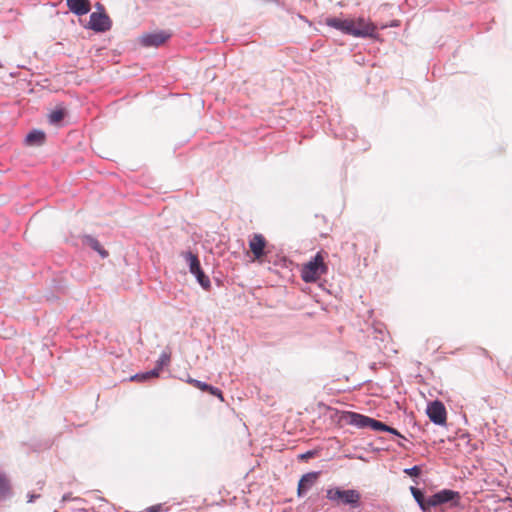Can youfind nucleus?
I'll return each instance as SVG.
<instances>
[{
    "label": "nucleus",
    "instance_id": "f257e3e1",
    "mask_svg": "<svg viewBox=\"0 0 512 512\" xmlns=\"http://www.w3.org/2000/svg\"><path fill=\"white\" fill-rule=\"evenodd\" d=\"M326 253L319 251L310 261L301 267V278L306 283H313L327 273L328 266L325 263Z\"/></svg>",
    "mask_w": 512,
    "mask_h": 512
},
{
    "label": "nucleus",
    "instance_id": "f03ea898",
    "mask_svg": "<svg viewBox=\"0 0 512 512\" xmlns=\"http://www.w3.org/2000/svg\"><path fill=\"white\" fill-rule=\"evenodd\" d=\"M342 419L349 425L358 428H371L374 431H385L388 426L383 422L355 412H345Z\"/></svg>",
    "mask_w": 512,
    "mask_h": 512
},
{
    "label": "nucleus",
    "instance_id": "7ed1b4c3",
    "mask_svg": "<svg viewBox=\"0 0 512 512\" xmlns=\"http://www.w3.org/2000/svg\"><path fill=\"white\" fill-rule=\"evenodd\" d=\"M466 425L467 418L462 410L450 412V433L452 432V427L455 426V430L453 431L455 436L453 439L450 436V445L456 440H462L464 443H468V434L462 429V427Z\"/></svg>",
    "mask_w": 512,
    "mask_h": 512
},
{
    "label": "nucleus",
    "instance_id": "20e7f679",
    "mask_svg": "<svg viewBox=\"0 0 512 512\" xmlns=\"http://www.w3.org/2000/svg\"><path fill=\"white\" fill-rule=\"evenodd\" d=\"M351 30L350 35L354 37H374L376 33V26L362 18H350Z\"/></svg>",
    "mask_w": 512,
    "mask_h": 512
},
{
    "label": "nucleus",
    "instance_id": "39448f33",
    "mask_svg": "<svg viewBox=\"0 0 512 512\" xmlns=\"http://www.w3.org/2000/svg\"><path fill=\"white\" fill-rule=\"evenodd\" d=\"M326 497L331 501L342 502L356 506L360 500V494L356 490H341L339 488H332L327 490Z\"/></svg>",
    "mask_w": 512,
    "mask_h": 512
},
{
    "label": "nucleus",
    "instance_id": "423d86ee",
    "mask_svg": "<svg viewBox=\"0 0 512 512\" xmlns=\"http://www.w3.org/2000/svg\"><path fill=\"white\" fill-rule=\"evenodd\" d=\"M267 241L262 234H253L249 239V249L253 254V260L262 262L263 257L267 254L265 248Z\"/></svg>",
    "mask_w": 512,
    "mask_h": 512
},
{
    "label": "nucleus",
    "instance_id": "0eeeda50",
    "mask_svg": "<svg viewBox=\"0 0 512 512\" xmlns=\"http://www.w3.org/2000/svg\"><path fill=\"white\" fill-rule=\"evenodd\" d=\"M87 27L96 32H105L111 28V20L104 11L93 12Z\"/></svg>",
    "mask_w": 512,
    "mask_h": 512
},
{
    "label": "nucleus",
    "instance_id": "6e6552de",
    "mask_svg": "<svg viewBox=\"0 0 512 512\" xmlns=\"http://www.w3.org/2000/svg\"><path fill=\"white\" fill-rule=\"evenodd\" d=\"M427 415L435 424H444L446 420V409L443 403L433 401L427 406Z\"/></svg>",
    "mask_w": 512,
    "mask_h": 512
},
{
    "label": "nucleus",
    "instance_id": "1a4fd4ad",
    "mask_svg": "<svg viewBox=\"0 0 512 512\" xmlns=\"http://www.w3.org/2000/svg\"><path fill=\"white\" fill-rule=\"evenodd\" d=\"M170 38V34L160 31L144 34L140 38V42L145 47H158L164 44Z\"/></svg>",
    "mask_w": 512,
    "mask_h": 512
},
{
    "label": "nucleus",
    "instance_id": "9d476101",
    "mask_svg": "<svg viewBox=\"0 0 512 512\" xmlns=\"http://www.w3.org/2000/svg\"><path fill=\"white\" fill-rule=\"evenodd\" d=\"M319 473L318 472H311L304 474L299 482H298V488H297V495L299 497L303 496L307 490H309L316 482L318 478Z\"/></svg>",
    "mask_w": 512,
    "mask_h": 512
},
{
    "label": "nucleus",
    "instance_id": "9b49d317",
    "mask_svg": "<svg viewBox=\"0 0 512 512\" xmlns=\"http://www.w3.org/2000/svg\"><path fill=\"white\" fill-rule=\"evenodd\" d=\"M66 4L69 10L78 16L85 15L91 10L89 0H66Z\"/></svg>",
    "mask_w": 512,
    "mask_h": 512
},
{
    "label": "nucleus",
    "instance_id": "f8f14e48",
    "mask_svg": "<svg viewBox=\"0 0 512 512\" xmlns=\"http://www.w3.org/2000/svg\"><path fill=\"white\" fill-rule=\"evenodd\" d=\"M469 498L464 497L458 491L450 489V512H458L468 506Z\"/></svg>",
    "mask_w": 512,
    "mask_h": 512
},
{
    "label": "nucleus",
    "instance_id": "ddd939ff",
    "mask_svg": "<svg viewBox=\"0 0 512 512\" xmlns=\"http://www.w3.org/2000/svg\"><path fill=\"white\" fill-rule=\"evenodd\" d=\"M325 23L332 28H335L345 34L350 35V18L342 19L337 17H329L325 20Z\"/></svg>",
    "mask_w": 512,
    "mask_h": 512
},
{
    "label": "nucleus",
    "instance_id": "4468645a",
    "mask_svg": "<svg viewBox=\"0 0 512 512\" xmlns=\"http://www.w3.org/2000/svg\"><path fill=\"white\" fill-rule=\"evenodd\" d=\"M448 501V490L444 489L426 499L425 511Z\"/></svg>",
    "mask_w": 512,
    "mask_h": 512
},
{
    "label": "nucleus",
    "instance_id": "2eb2a0df",
    "mask_svg": "<svg viewBox=\"0 0 512 512\" xmlns=\"http://www.w3.org/2000/svg\"><path fill=\"white\" fill-rule=\"evenodd\" d=\"M45 142V133L42 131H32L26 136V143L30 146H40Z\"/></svg>",
    "mask_w": 512,
    "mask_h": 512
},
{
    "label": "nucleus",
    "instance_id": "dca6fc26",
    "mask_svg": "<svg viewBox=\"0 0 512 512\" xmlns=\"http://www.w3.org/2000/svg\"><path fill=\"white\" fill-rule=\"evenodd\" d=\"M11 493V484L8 477L0 472V500L6 498Z\"/></svg>",
    "mask_w": 512,
    "mask_h": 512
},
{
    "label": "nucleus",
    "instance_id": "f3484780",
    "mask_svg": "<svg viewBox=\"0 0 512 512\" xmlns=\"http://www.w3.org/2000/svg\"><path fill=\"white\" fill-rule=\"evenodd\" d=\"M185 259L189 264L190 272L193 274L195 272H200V262L197 257V255L193 254L192 252L185 253Z\"/></svg>",
    "mask_w": 512,
    "mask_h": 512
},
{
    "label": "nucleus",
    "instance_id": "a211bd4d",
    "mask_svg": "<svg viewBox=\"0 0 512 512\" xmlns=\"http://www.w3.org/2000/svg\"><path fill=\"white\" fill-rule=\"evenodd\" d=\"M159 373H160V367H156L155 369H153L151 371L134 375L131 378V380L146 381V380H149L151 378L158 377Z\"/></svg>",
    "mask_w": 512,
    "mask_h": 512
},
{
    "label": "nucleus",
    "instance_id": "6ab92c4d",
    "mask_svg": "<svg viewBox=\"0 0 512 512\" xmlns=\"http://www.w3.org/2000/svg\"><path fill=\"white\" fill-rule=\"evenodd\" d=\"M410 491H411L414 499L416 500V502L421 507V509L425 511L426 499L424 498L423 493L419 489H417L415 487H411Z\"/></svg>",
    "mask_w": 512,
    "mask_h": 512
},
{
    "label": "nucleus",
    "instance_id": "aec40b11",
    "mask_svg": "<svg viewBox=\"0 0 512 512\" xmlns=\"http://www.w3.org/2000/svg\"><path fill=\"white\" fill-rule=\"evenodd\" d=\"M65 112L63 109H56L49 114V121L53 124H57L63 120Z\"/></svg>",
    "mask_w": 512,
    "mask_h": 512
},
{
    "label": "nucleus",
    "instance_id": "412c9836",
    "mask_svg": "<svg viewBox=\"0 0 512 512\" xmlns=\"http://www.w3.org/2000/svg\"><path fill=\"white\" fill-rule=\"evenodd\" d=\"M199 284L204 288V289H208L210 287V280L209 278L204 274V272L202 271V269H200V272H195L193 273Z\"/></svg>",
    "mask_w": 512,
    "mask_h": 512
},
{
    "label": "nucleus",
    "instance_id": "4be33fe9",
    "mask_svg": "<svg viewBox=\"0 0 512 512\" xmlns=\"http://www.w3.org/2000/svg\"><path fill=\"white\" fill-rule=\"evenodd\" d=\"M187 383L191 384L192 386H194L195 388L201 390V391H204L206 392L208 387L210 386L209 384L207 383H204L202 381H199V380H196V379H193L191 377H189L187 379Z\"/></svg>",
    "mask_w": 512,
    "mask_h": 512
},
{
    "label": "nucleus",
    "instance_id": "5701e85b",
    "mask_svg": "<svg viewBox=\"0 0 512 512\" xmlns=\"http://www.w3.org/2000/svg\"><path fill=\"white\" fill-rule=\"evenodd\" d=\"M90 245L91 247L96 250L102 257H107L108 256V253L107 251H105L101 244L95 240V239H90Z\"/></svg>",
    "mask_w": 512,
    "mask_h": 512
},
{
    "label": "nucleus",
    "instance_id": "b1692460",
    "mask_svg": "<svg viewBox=\"0 0 512 512\" xmlns=\"http://www.w3.org/2000/svg\"><path fill=\"white\" fill-rule=\"evenodd\" d=\"M206 392H208L209 394L219 398L222 402L224 401V396H223V393H222V391L220 389L210 385Z\"/></svg>",
    "mask_w": 512,
    "mask_h": 512
},
{
    "label": "nucleus",
    "instance_id": "393cba45",
    "mask_svg": "<svg viewBox=\"0 0 512 512\" xmlns=\"http://www.w3.org/2000/svg\"><path fill=\"white\" fill-rule=\"evenodd\" d=\"M404 472L409 476L418 477L421 473V468L419 466H413L412 468L405 469Z\"/></svg>",
    "mask_w": 512,
    "mask_h": 512
},
{
    "label": "nucleus",
    "instance_id": "a878e982",
    "mask_svg": "<svg viewBox=\"0 0 512 512\" xmlns=\"http://www.w3.org/2000/svg\"><path fill=\"white\" fill-rule=\"evenodd\" d=\"M145 512H161V505L158 504V505L151 506L148 509H146Z\"/></svg>",
    "mask_w": 512,
    "mask_h": 512
},
{
    "label": "nucleus",
    "instance_id": "bb28decb",
    "mask_svg": "<svg viewBox=\"0 0 512 512\" xmlns=\"http://www.w3.org/2000/svg\"><path fill=\"white\" fill-rule=\"evenodd\" d=\"M168 361H169V357H167L166 355H163L161 357V360H160V362H159L157 367H160V370H161L162 369V365L165 364Z\"/></svg>",
    "mask_w": 512,
    "mask_h": 512
},
{
    "label": "nucleus",
    "instance_id": "cd10ccee",
    "mask_svg": "<svg viewBox=\"0 0 512 512\" xmlns=\"http://www.w3.org/2000/svg\"><path fill=\"white\" fill-rule=\"evenodd\" d=\"M312 456H313V452L308 451V452H306L305 454H302V455H301V458H302V459H308V458H311Z\"/></svg>",
    "mask_w": 512,
    "mask_h": 512
},
{
    "label": "nucleus",
    "instance_id": "c85d7f7f",
    "mask_svg": "<svg viewBox=\"0 0 512 512\" xmlns=\"http://www.w3.org/2000/svg\"><path fill=\"white\" fill-rule=\"evenodd\" d=\"M385 431L389 432V433H392V434H396V435L399 434L396 429H394L392 427H389V426H388V429H385Z\"/></svg>",
    "mask_w": 512,
    "mask_h": 512
},
{
    "label": "nucleus",
    "instance_id": "c756f323",
    "mask_svg": "<svg viewBox=\"0 0 512 512\" xmlns=\"http://www.w3.org/2000/svg\"><path fill=\"white\" fill-rule=\"evenodd\" d=\"M39 496L38 495H29V499H28V502H33L35 498H38Z\"/></svg>",
    "mask_w": 512,
    "mask_h": 512
},
{
    "label": "nucleus",
    "instance_id": "7c9ffc66",
    "mask_svg": "<svg viewBox=\"0 0 512 512\" xmlns=\"http://www.w3.org/2000/svg\"><path fill=\"white\" fill-rule=\"evenodd\" d=\"M454 445H455V447H459L460 443H455Z\"/></svg>",
    "mask_w": 512,
    "mask_h": 512
}]
</instances>
